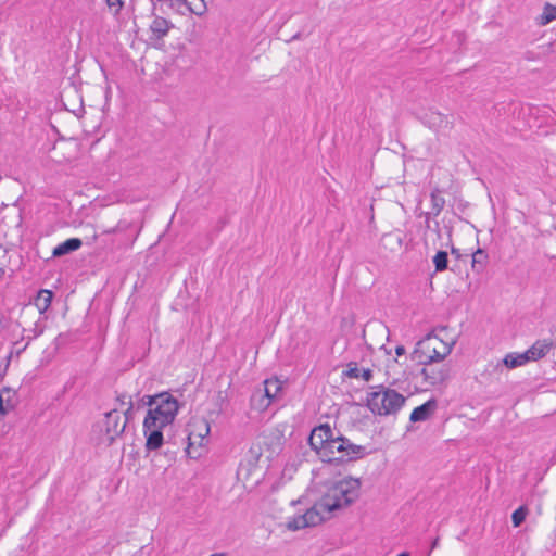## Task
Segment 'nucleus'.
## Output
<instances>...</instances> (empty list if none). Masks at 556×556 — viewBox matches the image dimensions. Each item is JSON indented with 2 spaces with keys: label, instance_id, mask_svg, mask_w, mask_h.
Segmentation results:
<instances>
[{
  "label": "nucleus",
  "instance_id": "7ed1b4c3",
  "mask_svg": "<svg viewBox=\"0 0 556 556\" xmlns=\"http://www.w3.org/2000/svg\"><path fill=\"white\" fill-rule=\"evenodd\" d=\"M142 403L150 407L143 420L147 427L165 428L172 425L179 409L178 401L168 392L146 395Z\"/></svg>",
  "mask_w": 556,
  "mask_h": 556
},
{
  "label": "nucleus",
  "instance_id": "4468645a",
  "mask_svg": "<svg viewBox=\"0 0 556 556\" xmlns=\"http://www.w3.org/2000/svg\"><path fill=\"white\" fill-rule=\"evenodd\" d=\"M153 21L150 24V31L152 33V38L162 39L174 27V24L162 16L155 14H153Z\"/></svg>",
  "mask_w": 556,
  "mask_h": 556
},
{
  "label": "nucleus",
  "instance_id": "ea45409f",
  "mask_svg": "<svg viewBox=\"0 0 556 556\" xmlns=\"http://www.w3.org/2000/svg\"><path fill=\"white\" fill-rule=\"evenodd\" d=\"M435 351H442V346L441 345H435Z\"/></svg>",
  "mask_w": 556,
  "mask_h": 556
},
{
  "label": "nucleus",
  "instance_id": "f03ea898",
  "mask_svg": "<svg viewBox=\"0 0 556 556\" xmlns=\"http://www.w3.org/2000/svg\"><path fill=\"white\" fill-rule=\"evenodd\" d=\"M361 488V479L351 476L330 482L317 501V507H321L328 516L336 510L349 507L359 497Z\"/></svg>",
  "mask_w": 556,
  "mask_h": 556
},
{
  "label": "nucleus",
  "instance_id": "f257e3e1",
  "mask_svg": "<svg viewBox=\"0 0 556 556\" xmlns=\"http://www.w3.org/2000/svg\"><path fill=\"white\" fill-rule=\"evenodd\" d=\"M308 444L321 462L333 465L352 463L370 454L367 446L354 444L329 424L316 426L311 431Z\"/></svg>",
  "mask_w": 556,
  "mask_h": 556
},
{
  "label": "nucleus",
  "instance_id": "f3484780",
  "mask_svg": "<svg viewBox=\"0 0 556 556\" xmlns=\"http://www.w3.org/2000/svg\"><path fill=\"white\" fill-rule=\"evenodd\" d=\"M81 241L79 239L72 238L55 247L52 254L53 256L59 257L79 249Z\"/></svg>",
  "mask_w": 556,
  "mask_h": 556
},
{
  "label": "nucleus",
  "instance_id": "393cba45",
  "mask_svg": "<svg viewBox=\"0 0 556 556\" xmlns=\"http://www.w3.org/2000/svg\"><path fill=\"white\" fill-rule=\"evenodd\" d=\"M348 370H345L343 374L344 376L349 377V378H359L361 377V370L358 369L357 367V364L354 363V362H351L349 365H348Z\"/></svg>",
  "mask_w": 556,
  "mask_h": 556
},
{
  "label": "nucleus",
  "instance_id": "5701e85b",
  "mask_svg": "<svg viewBox=\"0 0 556 556\" xmlns=\"http://www.w3.org/2000/svg\"><path fill=\"white\" fill-rule=\"evenodd\" d=\"M435 271H444L448 267V254L446 251L439 250L432 258Z\"/></svg>",
  "mask_w": 556,
  "mask_h": 556
},
{
  "label": "nucleus",
  "instance_id": "cd10ccee",
  "mask_svg": "<svg viewBox=\"0 0 556 556\" xmlns=\"http://www.w3.org/2000/svg\"><path fill=\"white\" fill-rule=\"evenodd\" d=\"M130 227V224H124L119 222L115 227L108 229L104 231L106 235L116 233L118 231H124Z\"/></svg>",
  "mask_w": 556,
  "mask_h": 556
},
{
  "label": "nucleus",
  "instance_id": "1a4fd4ad",
  "mask_svg": "<svg viewBox=\"0 0 556 556\" xmlns=\"http://www.w3.org/2000/svg\"><path fill=\"white\" fill-rule=\"evenodd\" d=\"M264 383V394L256 392L251 399L253 408L260 412L265 410L278 395V377L266 379Z\"/></svg>",
  "mask_w": 556,
  "mask_h": 556
},
{
  "label": "nucleus",
  "instance_id": "4c0bfd02",
  "mask_svg": "<svg viewBox=\"0 0 556 556\" xmlns=\"http://www.w3.org/2000/svg\"><path fill=\"white\" fill-rule=\"evenodd\" d=\"M425 224H426V228L431 229L430 220H425Z\"/></svg>",
  "mask_w": 556,
  "mask_h": 556
},
{
  "label": "nucleus",
  "instance_id": "2f4dec72",
  "mask_svg": "<svg viewBox=\"0 0 556 556\" xmlns=\"http://www.w3.org/2000/svg\"><path fill=\"white\" fill-rule=\"evenodd\" d=\"M451 253H452V255H453V256H455V258H457V260H460V258L463 257V255H462V253H460L459 249H457V248H455V247H453V245H452V248H451Z\"/></svg>",
  "mask_w": 556,
  "mask_h": 556
},
{
  "label": "nucleus",
  "instance_id": "412c9836",
  "mask_svg": "<svg viewBox=\"0 0 556 556\" xmlns=\"http://www.w3.org/2000/svg\"><path fill=\"white\" fill-rule=\"evenodd\" d=\"M15 404L11 401V391L5 388L0 391V417L13 410Z\"/></svg>",
  "mask_w": 556,
  "mask_h": 556
},
{
  "label": "nucleus",
  "instance_id": "7c9ffc66",
  "mask_svg": "<svg viewBox=\"0 0 556 556\" xmlns=\"http://www.w3.org/2000/svg\"><path fill=\"white\" fill-rule=\"evenodd\" d=\"M116 400L119 403V406L123 407V406H126V402L131 399H130V396H127L126 394H121L117 396Z\"/></svg>",
  "mask_w": 556,
  "mask_h": 556
},
{
  "label": "nucleus",
  "instance_id": "a19ab883",
  "mask_svg": "<svg viewBox=\"0 0 556 556\" xmlns=\"http://www.w3.org/2000/svg\"><path fill=\"white\" fill-rule=\"evenodd\" d=\"M138 233H139V231L135 235V238L132 241H135L138 238Z\"/></svg>",
  "mask_w": 556,
  "mask_h": 556
},
{
  "label": "nucleus",
  "instance_id": "79ce46f5",
  "mask_svg": "<svg viewBox=\"0 0 556 556\" xmlns=\"http://www.w3.org/2000/svg\"><path fill=\"white\" fill-rule=\"evenodd\" d=\"M279 390H280V392L282 391V382L281 381H280Z\"/></svg>",
  "mask_w": 556,
  "mask_h": 556
},
{
  "label": "nucleus",
  "instance_id": "58836bf2",
  "mask_svg": "<svg viewBox=\"0 0 556 556\" xmlns=\"http://www.w3.org/2000/svg\"><path fill=\"white\" fill-rule=\"evenodd\" d=\"M41 332H42V329H40L39 331L35 332V333H34V337L39 336Z\"/></svg>",
  "mask_w": 556,
  "mask_h": 556
},
{
  "label": "nucleus",
  "instance_id": "ddd939ff",
  "mask_svg": "<svg viewBox=\"0 0 556 556\" xmlns=\"http://www.w3.org/2000/svg\"><path fill=\"white\" fill-rule=\"evenodd\" d=\"M552 348H554V342L552 340H538L526 351V353L529 355L530 361H539L543 358Z\"/></svg>",
  "mask_w": 556,
  "mask_h": 556
},
{
  "label": "nucleus",
  "instance_id": "39448f33",
  "mask_svg": "<svg viewBox=\"0 0 556 556\" xmlns=\"http://www.w3.org/2000/svg\"><path fill=\"white\" fill-rule=\"evenodd\" d=\"M379 388V391L368 393L367 407L375 415H395L404 406L406 397L394 389Z\"/></svg>",
  "mask_w": 556,
  "mask_h": 556
},
{
  "label": "nucleus",
  "instance_id": "2eb2a0df",
  "mask_svg": "<svg viewBox=\"0 0 556 556\" xmlns=\"http://www.w3.org/2000/svg\"><path fill=\"white\" fill-rule=\"evenodd\" d=\"M421 375L426 382L431 386H435L443 383L448 378V369L445 366H442L439 369L424 367L421 369Z\"/></svg>",
  "mask_w": 556,
  "mask_h": 556
},
{
  "label": "nucleus",
  "instance_id": "aec40b11",
  "mask_svg": "<svg viewBox=\"0 0 556 556\" xmlns=\"http://www.w3.org/2000/svg\"><path fill=\"white\" fill-rule=\"evenodd\" d=\"M53 293L50 290H40L35 300L39 314L45 313L51 305Z\"/></svg>",
  "mask_w": 556,
  "mask_h": 556
},
{
  "label": "nucleus",
  "instance_id": "bb28decb",
  "mask_svg": "<svg viewBox=\"0 0 556 556\" xmlns=\"http://www.w3.org/2000/svg\"><path fill=\"white\" fill-rule=\"evenodd\" d=\"M126 410L123 413L124 414V420H126V422L130 419H132L134 417V403L131 400H128L126 402Z\"/></svg>",
  "mask_w": 556,
  "mask_h": 556
},
{
  "label": "nucleus",
  "instance_id": "c756f323",
  "mask_svg": "<svg viewBox=\"0 0 556 556\" xmlns=\"http://www.w3.org/2000/svg\"><path fill=\"white\" fill-rule=\"evenodd\" d=\"M294 470H295L294 466H291V467L286 466L283 471L280 473V480H282L286 477L287 473L289 475L288 478L291 479V475L290 473H291V471H294Z\"/></svg>",
  "mask_w": 556,
  "mask_h": 556
},
{
  "label": "nucleus",
  "instance_id": "e433bc0d",
  "mask_svg": "<svg viewBox=\"0 0 556 556\" xmlns=\"http://www.w3.org/2000/svg\"><path fill=\"white\" fill-rule=\"evenodd\" d=\"M439 227H440L439 222H435V223H434V226H432V229H433L434 231H438V232H439Z\"/></svg>",
  "mask_w": 556,
  "mask_h": 556
},
{
  "label": "nucleus",
  "instance_id": "72a5a7b5",
  "mask_svg": "<svg viewBox=\"0 0 556 556\" xmlns=\"http://www.w3.org/2000/svg\"><path fill=\"white\" fill-rule=\"evenodd\" d=\"M395 354H396L397 356H402V355H404V354H405V348H404V345H397V346L395 348Z\"/></svg>",
  "mask_w": 556,
  "mask_h": 556
},
{
  "label": "nucleus",
  "instance_id": "473e14b6",
  "mask_svg": "<svg viewBox=\"0 0 556 556\" xmlns=\"http://www.w3.org/2000/svg\"><path fill=\"white\" fill-rule=\"evenodd\" d=\"M439 540H440L439 538H435L431 542L430 551L428 552L427 556H430L431 552L439 546Z\"/></svg>",
  "mask_w": 556,
  "mask_h": 556
},
{
  "label": "nucleus",
  "instance_id": "423d86ee",
  "mask_svg": "<svg viewBox=\"0 0 556 556\" xmlns=\"http://www.w3.org/2000/svg\"><path fill=\"white\" fill-rule=\"evenodd\" d=\"M260 456V451L251 448L240 462L237 470V477L242 481L245 488L257 484L261 479L262 471L257 465Z\"/></svg>",
  "mask_w": 556,
  "mask_h": 556
},
{
  "label": "nucleus",
  "instance_id": "9b49d317",
  "mask_svg": "<svg viewBox=\"0 0 556 556\" xmlns=\"http://www.w3.org/2000/svg\"><path fill=\"white\" fill-rule=\"evenodd\" d=\"M438 408V401L434 397L426 401L424 404L415 407L410 413L409 420L419 422L429 419Z\"/></svg>",
  "mask_w": 556,
  "mask_h": 556
},
{
  "label": "nucleus",
  "instance_id": "6ab92c4d",
  "mask_svg": "<svg viewBox=\"0 0 556 556\" xmlns=\"http://www.w3.org/2000/svg\"><path fill=\"white\" fill-rule=\"evenodd\" d=\"M556 20V5L546 2L543 7V12L535 18V23L539 26H546L551 22Z\"/></svg>",
  "mask_w": 556,
  "mask_h": 556
},
{
  "label": "nucleus",
  "instance_id": "dca6fc26",
  "mask_svg": "<svg viewBox=\"0 0 556 556\" xmlns=\"http://www.w3.org/2000/svg\"><path fill=\"white\" fill-rule=\"evenodd\" d=\"M502 362L507 368L513 369L526 365L528 362H530V359L529 355L526 352L508 353L505 355Z\"/></svg>",
  "mask_w": 556,
  "mask_h": 556
},
{
  "label": "nucleus",
  "instance_id": "20e7f679",
  "mask_svg": "<svg viewBox=\"0 0 556 556\" xmlns=\"http://www.w3.org/2000/svg\"><path fill=\"white\" fill-rule=\"evenodd\" d=\"M453 345V341L447 343L435 334L429 333L416 343L412 359L421 365H431L443 361L452 352Z\"/></svg>",
  "mask_w": 556,
  "mask_h": 556
},
{
  "label": "nucleus",
  "instance_id": "b1692460",
  "mask_svg": "<svg viewBox=\"0 0 556 556\" xmlns=\"http://www.w3.org/2000/svg\"><path fill=\"white\" fill-rule=\"evenodd\" d=\"M528 515V508L525 505L519 506L514 513L511 514V522L514 527H520L522 522L526 520V517Z\"/></svg>",
  "mask_w": 556,
  "mask_h": 556
},
{
  "label": "nucleus",
  "instance_id": "0eeeda50",
  "mask_svg": "<svg viewBox=\"0 0 556 556\" xmlns=\"http://www.w3.org/2000/svg\"><path fill=\"white\" fill-rule=\"evenodd\" d=\"M103 427L104 434L101 439V443L109 446L124 432L126 428V420H122V416L117 407L105 414Z\"/></svg>",
  "mask_w": 556,
  "mask_h": 556
},
{
  "label": "nucleus",
  "instance_id": "c85d7f7f",
  "mask_svg": "<svg viewBox=\"0 0 556 556\" xmlns=\"http://www.w3.org/2000/svg\"><path fill=\"white\" fill-rule=\"evenodd\" d=\"M361 377L365 380V381H370L372 379V370L369 369V368H364L362 371H361Z\"/></svg>",
  "mask_w": 556,
  "mask_h": 556
},
{
  "label": "nucleus",
  "instance_id": "a211bd4d",
  "mask_svg": "<svg viewBox=\"0 0 556 556\" xmlns=\"http://www.w3.org/2000/svg\"><path fill=\"white\" fill-rule=\"evenodd\" d=\"M489 255L483 249H478L471 254V267L477 274L484 270L488 263Z\"/></svg>",
  "mask_w": 556,
  "mask_h": 556
},
{
  "label": "nucleus",
  "instance_id": "f8f14e48",
  "mask_svg": "<svg viewBox=\"0 0 556 556\" xmlns=\"http://www.w3.org/2000/svg\"><path fill=\"white\" fill-rule=\"evenodd\" d=\"M163 429L164 428L150 425L147 427V424L143 422V433L147 438L146 448L148 451H156L163 445Z\"/></svg>",
  "mask_w": 556,
  "mask_h": 556
},
{
  "label": "nucleus",
  "instance_id": "c9c22d12",
  "mask_svg": "<svg viewBox=\"0 0 556 556\" xmlns=\"http://www.w3.org/2000/svg\"><path fill=\"white\" fill-rule=\"evenodd\" d=\"M439 227H440L439 222H435V223H434V226H432V229H433L434 231H438V232H439Z\"/></svg>",
  "mask_w": 556,
  "mask_h": 556
},
{
  "label": "nucleus",
  "instance_id": "9d476101",
  "mask_svg": "<svg viewBox=\"0 0 556 556\" xmlns=\"http://www.w3.org/2000/svg\"><path fill=\"white\" fill-rule=\"evenodd\" d=\"M211 427L204 418H193L188 424V448L191 446H203L210 434Z\"/></svg>",
  "mask_w": 556,
  "mask_h": 556
},
{
  "label": "nucleus",
  "instance_id": "4be33fe9",
  "mask_svg": "<svg viewBox=\"0 0 556 556\" xmlns=\"http://www.w3.org/2000/svg\"><path fill=\"white\" fill-rule=\"evenodd\" d=\"M431 206L433 211V216H438L445 205V199L441 197V190L439 187L432 189L430 193Z\"/></svg>",
  "mask_w": 556,
  "mask_h": 556
},
{
  "label": "nucleus",
  "instance_id": "f704fd0d",
  "mask_svg": "<svg viewBox=\"0 0 556 556\" xmlns=\"http://www.w3.org/2000/svg\"><path fill=\"white\" fill-rule=\"evenodd\" d=\"M421 215L425 217V220H430L431 216H433V211L422 212Z\"/></svg>",
  "mask_w": 556,
  "mask_h": 556
},
{
  "label": "nucleus",
  "instance_id": "6e6552de",
  "mask_svg": "<svg viewBox=\"0 0 556 556\" xmlns=\"http://www.w3.org/2000/svg\"><path fill=\"white\" fill-rule=\"evenodd\" d=\"M327 516H325L321 507H317V502L308 508L305 514L293 517L287 522V528L292 531H296L306 527H314L323 522Z\"/></svg>",
  "mask_w": 556,
  "mask_h": 556
},
{
  "label": "nucleus",
  "instance_id": "a878e982",
  "mask_svg": "<svg viewBox=\"0 0 556 556\" xmlns=\"http://www.w3.org/2000/svg\"><path fill=\"white\" fill-rule=\"evenodd\" d=\"M105 1H106L108 7L113 11L114 14H117L123 7L122 0H105Z\"/></svg>",
  "mask_w": 556,
  "mask_h": 556
}]
</instances>
